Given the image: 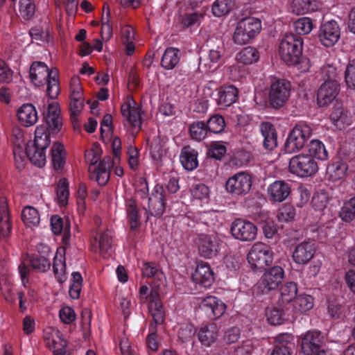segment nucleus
<instances>
[{"mask_svg": "<svg viewBox=\"0 0 355 355\" xmlns=\"http://www.w3.org/2000/svg\"><path fill=\"white\" fill-rule=\"evenodd\" d=\"M32 83L40 87L46 85V92L49 98L55 99L60 93L59 71L57 68L49 69L43 62L35 61L29 70Z\"/></svg>", "mask_w": 355, "mask_h": 355, "instance_id": "1", "label": "nucleus"}, {"mask_svg": "<svg viewBox=\"0 0 355 355\" xmlns=\"http://www.w3.org/2000/svg\"><path fill=\"white\" fill-rule=\"evenodd\" d=\"M279 50L282 60L288 65L297 64L302 58L303 40L295 34H286L281 40Z\"/></svg>", "mask_w": 355, "mask_h": 355, "instance_id": "2", "label": "nucleus"}, {"mask_svg": "<svg viewBox=\"0 0 355 355\" xmlns=\"http://www.w3.org/2000/svg\"><path fill=\"white\" fill-rule=\"evenodd\" d=\"M85 159L87 162H89L90 179L96 181L101 186L105 185L110 179V171L112 164L111 158L110 157H104L96 166L99 157L94 151L90 150L86 152Z\"/></svg>", "mask_w": 355, "mask_h": 355, "instance_id": "3", "label": "nucleus"}, {"mask_svg": "<svg viewBox=\"0 0 355 355\" xmlns=\"http://www.w3.org/2000/svg\"><path fill=\"white\" fill-rule=\"evenodd\" d=\"M291 88L290 81L282 78H272L268 92V104L275 110L282 108L291 96Z\"/></svg>", "mask_w": 355, "mask_h": 355, "instance_id": "4", "label": "nucleus"}, {"mask_svg": "<svg viewBox=\"0 0 355 355\" xmlns=\"http://www.w3.org/2000/svg\"><path fill=\"white\" fill-rule=\"evenodd\" d=\"M312 135L311 127L303 122L297 123L289 132L284 144L286 153L300 151Z\"/></svg>", "mask_w": 355, "mask_h": 355, "instance_id": "5", "label": "nucleus"}, {"mask_svg": "<svg viewBox=\"0 0 355 355\" xmlns=\"http://www.w3.org/2000/svg\"><path fill=\"white\" fill-rule=\"evenodd\" d=\"M261 30L260 19L253 17L243 18L236 25L232 37L233 41L239 45L248 44L260 33Z\"/></svg>", "mask_w": 355, "mask_h": 355, "instance_id": "6", "label": "nucleus"}, {"mask_svg": "<svg viewBox=\"0 0 355 355\" xmlns=\"http://www.w3.org/2000/svg\"><path fill=\"white\" fill-rule=\"evenodd\" d=\"M274 252L270 245L262 242L254 243L248 254V261L252 270L261 272L272 263Z\"/></svg>", "mask_w": 355, "mask_h": 355, "instance_id": "7", "label": "nucleus"}, {"mask_svg": "<svg viewBox=\"0 0 355 355\" xmlns=\"http://www.w3.org/2000/svg\"><path fill=\"white\" fill-rule=\"evenodd\" d=\"M288 171L299 178H309L318 172V165L311 155L300 153L290 159Z\"/></svg>", "mask_w": 355, "mask_h": 355, "instance_id": "8", "label": "nucleus"}, {"mask_svg": "<svg viewBox=\"0 0 355 355\" xmlns=\"http://www.w3.org/2000/svg\"><path fill=\"white\" fill-rule=\"evenodd\" d=\"M166 207V196L164 188L160 184H156L151 191L148 198V209L145 210L146 216V221L149 218V215L159 218L161 217Z\"/></svg>", "mask_w": 355, "mask_h": 355, "instance_id": "9", "label": "nucleus"}, {"mask_svg": "<svg viewBox=\"0 0 355 355\" xmlns=\"http://www.w3.org/2000/svg\"><path fill=\"white\" fill-rule=\"evenodd\" d=\"M257 230L253 223L243 218H236L230 227V233L233 238L242 242L254 241L257 236Z\"/></svg>", "mask_w": 355, "mask_h": 355, "instance_id": "10", "label": "nucleus"}, {"mask_svg": "<svg viewBox=\"0 0 355 355\" xmlns=\"http://www.w3.org/2000/svg\"><path fill=\"white\" fill-rule=\"evenodd\" d=\"M27 265L21 263L19 266V272L22 284L26 286L29 282V267L36 272H44L51 267L49 259L40 254H32L28 257Z\"/></svg>", "mask_w": 355, "mask_h": 355, "instance_id": "11", "label": "nucleus"}, {"mask_svg": "<svg viewBox=\"0 0 355 355\" xmlns=\"http://www.w3.org/2000/svg\"><path fill=\"white\" fill-rule=\"evenodd\" d=\"M252 184V178L248 173L239 172L227 179L225 189L232 195L243 196L250 191Z\"/></svg>", "mask_w": 355, "mask_h": 355, "instance_id": "12", "label": "nucleus"}, {"mask_svg": "<svg viewBox=\"0 0 355 355\" xmlns=\"http://www.w3.org/2000/svg\"><path fill=\"white\" fill-rule=\"evenodd\" d=\"M284 277V270L281 266H273L261 277L258 286L263 293L276 289L282 283Z\"/></svg>", "mask_w": 355, "mask_h": 355, "instance_id": "13", "label": "nucleus"}, {"mask_svg": "<svg viewBox=\"0 0 355 355\" xmlns=\"http://www.w3.org/2000/svg\"><path fill=\"white\" fill-rule=\"evenodd\" d=\"M195 242L201 257L211 259L217 255L219 241L216 236L201 234L197 236Z\"/></svg>", "mask_w": 355, "mask_h": 355, "instance_id": "14", "label": "nucleus"}, {"mask_svg": "<svg viewBox=\"0 0 355 355\" xmlns=\"http://www.w3.org/2000/svg\"><path fill=\"white\" fill-rule=\"evenodd\" d=\"M340 36L339 26L334 20L323 24L318 32V38L320 42L327 47L334 46L338 41Z\"/></svg>", "mask_w": 355, "mask_h": 355, "instance_id": "15", "label": "nucleus"}, {"mask_svg": "<svg viewBox=\"0 0 355 355\" xmlns=\"http://www.w3.org/2000/svg\"><path fill=\"white\" fill-rule=\"evenodd\" d=\"M121 112L123 118L134 128L139 130L141 128V107L131 98L123 103L121 106Z\"/></svg>", "mask_w": 355, "mask_h": 355, "instance_id": "16", "label": "nucleus"}, {"mask_svg": "<svg viewBox=\"0 0 355 355\" xmlns=\"http://www.w3.org/2000/svg\"><path fill=\"white\" fill-rule=\"evenodd\" d=\"M323 336L317 330L308 331L301 339V349L304 355H313L322 345Z\"/></svg>", "mask_w": 355, "mask_h": 355, "instance_id": "17", "label": "nucleus"}, {"mask_svg": "<svg viewBox=\"0 0 355 355\" xmlns=\"http://www.w3.org/2000/svg\"><path fill=\"white\" fill-rule=\"evenodd\" d=\"M340 89V83H322L317 92V103L319 107H327L334 102Z\"/></svg>", "mask_w": 355, "mask_h": 355, "instance_id": "18", "label": "nucleus"}, {"mask_svg": "<svg viewBox=\"0 0 355 355\" xmlns=\"http://www.w3.org/2000/svg\"><path fill=\"white\" fill-rule=\"evenodd\" d=\"M216 104L223 107H227L234 103L239 96L238 89L232 85H223L219 87L212 94Z\"/></svg>", "mask_w": 355, "mask_h": 355, "instance_id": "19", "label": "nucleus"}, {"mask_svg": "<svg viewBox=\"0 0 355 355\" xmlns=\"http://www.w3.org/2000/svg\"><path fill=\"white\" fill-rule=\"evenodd\" d=\"M200 308L211 320L220 318L226 310V305L215 296H208L200 304Z\"/></svg>", "mask_w": 355, "mask_h": 355, "instance_id": "20", "label": "nucleus"}, {"mask_svg": "<svg viewBox=\"0 0 355 355\" xmlns=\"http://www.w3.org/2000/svg\"><path fill=\"white\" fill-rule=\"evenodd\" d=\"M44 118L46 123L44 126L47 131L52 133V135H56L60 132L62 126V119L60 116V107L57 104H50L48 106Z\"/></svg>", "mask_w": 355, "mask_h": 355, "instance_id": "21", "label": "nucleus"}, {"mask_svg": "<svg viewBox=\"0 0 355 355\" xmlns=\"http://www.w3.org/2000/svg\"><path fill=\"white\" fill-rule=\"evenodd\" d=\"M267 192L271 201L282 202L291 194V184L284 180H275L268 187Z\"/></svg>", "mask_w": 355, "mask_h": 355, "instance_id": "22", "label": "nucleus"}, {"mask_svg": "<svg viewBox=\"0 0 355 355\" xmlns=\"http://www.w3.org/2000/svg\"><path fill=\"white\" fill-rule=\"evenodd\" d=\"M315 245L311 241H303L298 243L293 252V259L299 265H305L314 257Z\"/></svg>", "mask_w": 355, "mask_h": 355, "instance_id": "23", "label": "nucleus"}, {"mask_svg": "<svg viewBox=\"0 0 355 355\" xmlns=\"http://www.w3.org/2000/svg\"><path fill=\"white\" fill-rule=\"evenodd\" d=\"M193 281L200 286L209 288L214 282V272L210 266L205 262L198 263L195 272L192 275Z\"/></svg>", "mask_w": 355, "mask_h": 355, "instance_id": "24", "label": "nucleus"}, {"mask_svg": "<svg viewBox=\"0 0 355 355\" xmlns=\"http://www.w3.org/2000/svg\"><path fill=\"white\" fill-rule=\"evenodd\" d=\"M259 130L263 137V147L272 150L277 146V132L272 123L264 121L260 123Z\"/></svg>", "mask_w": 355, "mask_h": 355, "instance_id": "25", "label": "nucleus"}, {"mask_svg": "<svg viewBox=\"0 0 355 355\" xmlns=\"http://www.w3.org/2000/svg\"><path fill=\"white\" fill-rule=\"evenodd\" d=\"M203 18L202 12L191 9L180 14L179 21L182 29L192 31L199 27Z\"/></svg>", "mask_w": 355, "mask_h": 355, "instance_id": "26", "label": "nucleus"}, {"mask_svg": "<svg viewBox=\"0 0 355 355\" xmlns=\"http://www.w3.org/2000/svg\"><path fill=\"white\" fill-rule=\"evenodd\" d=\"M148 309L153 317L151 323L156 327L157 324H161L164 322V315L159 294L156 291L151 290L150 291V303H149Z\"/></svg>", "mask_w": 355, "mask_h": 355, "instance_id": "27", "label": "nucleus"}, {"mask_svg": "<svg viewBox=\"0 0 355 355\" xmlns=\"http://www.w3.org/2000/svg\"><path fill=\"white\" fill-rule=\"evenodd\" d=\"M51 229L55 235L63 232V240L69 239L71 236V223L69 218H62L60 215L54 214L50 219Z\"/></svg>", "mask_w": 355, "mask_h": 355, "instance_id": "28", "label": "nucleus"}, {"mask_svg": "<svg viewBox=\"0 0 355 355\" xmlns=\"http://www.w3.org/2000/svg\"><path fill=\"white\" fill-rule=\"evenodd\" d=\"M292 315L303 314L313 309L314 306V298L311 295L306 293L298 294L291 304Z\"/></svg>", "mask_w": 355, "mask_h": 355, "instance_id": "29", "label": "nucleus"}, {"mask_svg": "<svg viewBox=\"0 0 355 355\" xmlns=\"http://www.w3.org/2000/svg\"><path fill=\"white\" fill-rule=\"evenodd\" d=\"M18 120L25 127L33 125L38 120L35 107L31 103L22 105L17 110Z\"/></svg>", "mask_w": 355, "mask_h": 355, "instance_id": "30", "label": "nucleus"}, {"mask_svg": "<svg viewBox=\"0 0 355 355\" xmlns=\"http://www.w3.org/2000/svg\"><path fill=\"white\" fill-rule=\"evenodd\" d=\"M198 151L190 146H184L180 152V162L187 171H193L198 166Z\"/></svg>", "mask_w": 355, "mask_h": 355, "instance_id": "31", "label": "nucleus"}, {"mask_svg": "<svg viewBox=\"0 0 355 355\" xmlns=\"http://www.w3.org/2000/svg\"><path fill=\"white\" fill-rule=\"evenodd\" d=\"M297 285L294 282H288L283 284L279 289V298L278 305L288 306L291 308V303L297 295Z\"/></svg>", "mask_w": 355, "mask_h": 355, "instance_id": "32", "label": "nucleus"}, {"mask_svg": "<svg viewBox=\"0 0 355 355\" xmlns=\"http://www.w3.org/2000/svg\"><path fill=\"white\" fill-rule=\"evenodd\" d=\"M125 211L130 230L135 231L141 225V210L138 208L137 202L134 199L130 198L126 200Z\"/></svg>", "mask_w": 355, "mask_h": 355, "instance_id": "33", "label": "nucleus"}, {"mask_svg": "<svg viewBox=\"0 0 355 355\" xmlns=\"http://www.w3.org/2000/svg\"><path fill=\"white\" fill-rule=\"evenodd\" d=\"M293 336L290 334H280L275 339V345L271 355H291Z\"/></svg>", "mask_w": 355, "mask_h": 355, "instance_id": "34", "label": "nucleus"}, {"mask_svg": "<svg viewBox=\"0 0 355 355\" xmlns=\"http://www.w3.org/2000/svg\"><path fill=\"white\" fill-rule=\"evenodd\" d=\"M331 121L338 128H345V125L351 124V119L347 112L344 109L341 103L336 101L333 110L330 114Z\"/></svg>", "mask_w": 355, "mask_h": 355, "instance_id": "35", "label": "nucleus"}, {"mask_svg": "<svg viewBox=\"0 0 355 355\" xmlns=\"http://www.w3.org/2000/svg\"><path fill=\"white\" fill-rule=\"evenodd\" d=\"M347 170V162L338 158L327 166V175L330 180L335 182L344 178Z\"/></svg>", "mask_w": 355, "mask_h": 355, "instance_id": "36", "label": "nucleus"}, {"mask_svg": "<svg viewBox=\"0 0 355 355\" xmlns=\"http://www.w3.org/2000/svg\"><path fill=\"white\" fill-rule=\"evenodd\" d=\"M218 327L214 323H209L200 327L198 333V338L200 343L209 347L215 343L218 338Z\"/></svg>", "mask_w": 355, "mask_h": 355, "instance_id": "37", "label": "nucleus"}, {"mask_svg": "<svg viewBox=\"0 0 355 355\" xmlns=\"http://www.w3.org/2000/svg\"><path fill=\"white\" fill-rule=\"evenodd\" d=\"M267 320L272 325H278L284 323V320H289V317L294 318L291 311V307L288 306H279L266 313Z\"/></svg>", "mask_w": 355, "mask_h": 355, "instance_id": "38", "label": "nucleus"}, {"mask_svg": "<svg viewBox=\"0 0 355 355\" xmlns=\"http://www.w3.org/2000/svg\"><path fill=\"white\" fill-rule=\"evenodd\" d=\"M51 163L56 172L62 171L66 162V151L60 142L56 141L51 149Z\"/></svg>", "mask_w": 355, "mask_h": 355, "instance_id": "39", "label": "nucleus"}, {"mask_svg": "<svg viewBox=\"0 0 355 355\" xmlns=\"http://www.w3.org/2000/svg\"><path fill=\"white\" fill-rule=\"evenodd\" d=\"M181 58V51L175 47H168L165 49L161 60V66L166 69H174L179 63Z\"/></svg>", "mask_w": 355, "mask_h": 355, "instance_id": "40", "label": "nucleus"}, {"mask_svg": "<svg viewBox=\"0 0 355 355\" xmlns=\"http://www.w3.org/2000/svg\"><path fill=\"white\" fill-rule=\"evenodd\" d=\"M46 149H40L35 146H31V144L28 143L26 147V157L34 165L38 167H42L46 163Z\"/></svg>", "mask_w": 355, "mask_h": 355, "instance_id": "41", "label": "nucleus"}, {"mask_svg": "<svg viewBox=\"0 0 355 355\" xmlns=\"http://www.w3.org/2000/svg\"><path fill=\"white\" fill-rule=\"evenodd\" d=\"M52 133L47 131L44 125H39L35 131V138L31 146L40 148V149H46L51 143V135Z\"/></svg>", "mask_w": 355, "mask_h": 355, "instance_id": "42", "label": "nucleus"}, {"mask_svg": "<svg viewBox=\"0 0 355 355\" xmlns=\"http://www.w3.org/2000/svg\"><path fill=\"white\" fill-rule=\"evenodd\" d=\"M259 53L256 48L247 46L236 54V59L243 64H252L259 60Z\"/></svg>", "mask_w": 355, "mask_h": 355, "instance_id": "43", "label": "nucleus"}, {"mask_svg": "<svg viewBox=\"0 0 355 355\" xmlns=\"http://www.w3.org/2000/svg\"><path fill=\"white\" fill-rule=\"evenodd\" d=\"M309 154L314 159L326 160L328 158V151L324 144L318 139H313L308 146Z\"/></svg>", "mask_w": 355, "mask_h": 355, "instance_id": "44", "label": "nucleus"}, {"mask_svg": "<svg viewBox=\"0 0 355 355\" xmlns=\"http://www.w3.org/2000/svg\"><path fill=\"white\" fill-rule=\"evenodd\" d=\"M319 8L316 0H293V10L297 15H303L313 12Z\"/></svg>", "mask_w": 355, "mask_h": 355, "instance_id": "45", "label": "nucleus"}, {"mask_svg": "<svg viewBox=\"0 0 355 355\" xmlns=\"http://www.w3.org/2000/svg\"><path fill=\"white\" fill-rule=\"evenodd\" d=\"M189 131L192 139L198 141L205 139L209 132L207 125L204 121H193L189 124Z\"/></svg>", "mask_w": 355, "mask_h": 355, "instance_id": "46", "label": "nucleus"}, {"mask_svg": "<svg viewBox=\"0 0 355 355\" xmlns=\"http://www.w3.org/2000/svg\"><path fill=\"white\" fill-rule=\"evenodd\" d=\"M205 123L209 132L214 134L223 132L226 127L224 117L218 114L211 116Z\"/></svg>", "mask_w": 355, "mask_h": 355, "instance_id": "47", "label": "nucleus"}, {"mask_svg": "<svg viewBox=\"0 0 355 355\" xmlns=\"http://www.w3.org/2000/svg\"><path fill=\"white\" fill-rule=\"evenodd\" d=\"M21 219L28 227L37 226L40 220L38 211L32 206H27L23 209Z\"/></svg>", "mask_w": 355, "mask_h": 355, "instance_id": "48", "label": "nucleus"}, {"mask_svg": "<svg viewBox=\"0 0 355 355\" xmlns=\"http://www.w3.org/2000/svg\"><path fill=\"white\" fill-rule=\"evenodd\" d=\"M234 6L233 0H216L211 7L213 15L220 17L230 12Z\"/></svg>", "mask_w": 355, "mask_h": 355, "instance_id": "49", "label": "nucleus"}, {"mask_svg": "<svg viewBox=\"0 0 355 355\" xmlns=\"http://www.w3.org/2000/svg\"><path fill=\"white\" fill-rule=\"evenodd\" d=\"M141 272L143 277L146 278L161 280L164 276L158 264L155 262H144L141 268Z\"/></svg>", "mask_w": 355, "mask_h": 355, "instance_id": "50", "label": "nucleus"}, {"mask_svg": "<svg viewBox=\"0 0 355 355\" xmlns=\"http://www.w3.org/2000/svg\"><path fill=\"white\" fill-rule=\"evenodd\" d=\"M329 201V196L327 192L324 190H319L315 192L312 198V206L316 211H324Z\"/></svg>", "mask_w": 355, "mask_h": 355, "instance_id": "51", "label": "nucleus"}, {"mask_svg": "<svg viewBox=\"0 0 355 355\" xmlns=\"http://www.w3.org/2000/svg\"><path fill=\"white\" fill-rule=\"evenodd\" d=\"M196 333V329L192 324H181L178 331V340L182 343H187L192 340Z\"/></svg>", "mask_w": 355, "mask_h": 355, "instance_id": "52", "label": "nucleus"}, {"mask_svg": "<svg viewBox=\"0 0 355 355\" xmlns=\"http://www.w3.org/2000/svg\"><path fill=\"white\" fill-rule=\"evenodd\" d=\"M344 78L347 87L355 90V59L348 61L345 67Z\"/></svg>", "mask_w": 355, "mask_h": 355, "instance_id": "53", "label": "nucleus"}, {"mask_svg": "<svg viewBox=\"0 0 355 355\" xmlns=\"http://www.w3.org/2000/svg\"><path fill=\"white\" fill-rule=\"evenodd\" d=\"M294 28L296 35L300 36L309 33L313 29L312 20L309 17H302L298 19L294 23Z\"/></svg>", "mask_w": 355, "mask_h": 355, "instance_id": "54", "label": "nucleus"}, {"mask_svg": "<svg viewBox=\"0 0 355 355\" xmlns=\"http://www.w3.org/2000/svg\"><path fill=\"white\" fill-rule=\"evenodd\" d=\"M321 75L323 83H339L337 69L331 64L324 65L321 68Z\"/></svg>", "mask_w": 355, "mask_h": 355, "instance_id": "55", "label": "nucleus"}, {"mask_svg": "<svg viewBox=\"0 0 355 355\" xmlns=\"http://www.w3.org/2000/svg\"><path fill=\"white\" fill-rule=\"evenodd\" d=\"M69 196V191L67 180L64 178L61 179L57 187V197L59 205H66L68 202Z\"/></svg>", "mask_w": 355, "mask_h": 355, "instance_id": "56", "label": "nucleus"}, {"mask_svg": "<svg viewBox=\"0 0 355 355\" xmlns=\"http://www.w3.org/2000/svg\"><path fill=\"white\" fill-rule=\"evenodd\" d=\"M295 209L290 204H286L279 209L277 212V219L279 222H291L295 217Z\"/></svg>", "mask_w": 355, "mask_h": 355, "instance_id": "57", "label": "nucleus"}, {"mask_svg": "<svg viewBox=\"0 0 355 355\" xmlns=\"http://www.w3.org/2000/svg\"><path fill=\"white\" fill-rule=\"evenodd\" d=\"M84 98H70L69 112L71 120L73 123L78 121L77 116L81 112L84 106Z\"/></svg>", "mask_w": 355, "mask_h": 355, "instance_id": "58", "label": "nucleus"}, {"mask_svg": "<svg viewBox=\"0 0 355 355\" xmlns=\"http://www.w3.org/2000/svg\"><path fill=\"white\" fill-rule=\"evenodd\" d=\"M340 216L343 220L350 222L355 218V196L352 198L342 207Z\"/></svg>", "mask_w": 355, "mask_h": 355, "instance_id": "59", "label": "nucleus"}, {"mask_svg": "<svg viewBox=\"0 0 355 355\" xmlns=\"http://www.w3.org/2000/svg\"><path fill=\"white\" fill-rule=\"evenodd\" d=\"M19 12L24 19H31L35 12V5L33 0H19Z\"/></svg>", "mask_w": 355, "mask_h": 355, "instance_id": "60", "label": "nucleus"}, {"mask_svg": "<svg viewBox=\"0 0 355 355\" xmlns=\"http://www.w3.org/2000/svg\"><path fill=\"white\" fill-rule=\"evenodd\" d=\"M252 158V153L250 151L241 148L234 153L232 162L236 166L248 165Z\"/></svg>", "mask_w": 355, "mask_h": 355, "instance_id": "61", "label": "nucleus"}, {"mask_svg": "<svg viewBox=\"0 0 355 355\" xmlns=\"http://www.w3.org/2000/svg\"><path fill=\"white\" fill-rule=\"evenodd\" d=\"M191 196L193 198L200 200H207L209 194V189L205 184H194L191 189Z\"/></svg>", "mask_w": 355, "mask_h": 355, "instance_id": "62", "label": "nucleus"}, {"mask_svg": "<svg viewBox=\"0 0 355 355\" xmlns=\"http://www.w3.org/2000/svg\"><path fill=\"white\" fill-rule=\"evenodd\" d=\"M112 232L106 230L103 232L99 238V248L101 253H107L112 247Z\"/></svg>", "mask_w": 355, "mask_h": 355, "instance_id": "63", "label": "nucleus"}, {"mask_svg": "<svg viewBox=\"0 0 355 355\" xmlns=\"http://www.w3.org/2000/svg\"><path fill=\"white\" fill-rule=\"evenodd\" d=\"M226 153V147L220 142H213L209 150V155L216 159H220Z\"/></svg>", "mask_w": 355, "mask_h": 355, "instance_id": "64", "label": "nucleus"}]
</instances>
